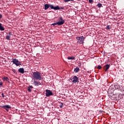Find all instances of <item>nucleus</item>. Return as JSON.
<instances>
[{
  "instance_id": "nucleus-26",
  "label": "nucleus",
  "mask_w": 124,
  "mask_h": 124,
  "mask_svg": "<svg viewBox=\"0 0 124 124\" xmlns=\"http://www.w3.org/2000/svg\"><path fill=\"white\" fill-rule=\"evenodd\" d=\"M8 34H9V35H10V36L11 35H12V33L11 32H8Z\"/></svg>"
},
{
  "instance_id": "nucleus-15",
  "label": "nucleus",
  "mask_w": 124,
  "mask_h": 124,
  "mask_svg": "<svg viewBox=\"0 0 124 124\" xmlns=\"http://www.w3.org/2000/svg\"><path fill=\"white\" fill-rule=\"evenodd\" d=\"M67 59L68 60H75V57L74 56L68 57Z\"/></svg>"
},
{
  "instance_id": "nucleus-20",
  "label": "nucleus",
  "mask_w": 124,
  "mask_h": 124,
  "mask_svg": "<svg viewBox=\"0 0 124 124\" xmlns=\"http://www.w3.org/2000/svg\"><path fill=\"white\" fill-rule=\"evenodd\" d=\"M28 91L29 93H31V90L29 87H28Z\"/></svg>"
},
{
  "instance_id": "nucleus-12",
  "label": "nucleus",
  "mask_w": 124,
  "mask_h": 124,
  "mask_svg": "<svg viewBox=\"0 0 124 124\" xmlns=\"http://www.w3.org/2000/svg\"><path fill=\"white\" fill-rule=\"evenodd\" d=\"M104 68H105V71H108V69L110 68V64H106L104 66Z\"/></svg>"
},
{
  "instance_id": "nucleus-23",
  "label": "nucleus",
  "mask_w": 124,
  "mask_h": 124,
  "mask_svg": "<svg viewBox=\"0 0 124 124\" xmlns=\"http://www.w3.org/2000/svg\"><path fill=\"white\" fill-rule=\"evenodd\" d=\"M107 29L108 30H110V25H108V26H107Z\"/></svg>"
},
{
  "instance_id": "nucleus-7",
  "label": "nucleus",
  "mask_w": 124,
  "mask_h": 124,
  "mask_svg": "<svg viewBox=\"0 0 124 124\" xmlns=\"http://www.w3.org/2000/svg\"><path fill=\"white\" fill-rule=\"evenodd\" d=\"M72 79H73V81H72L73 83H79V79L78 78V77H77V76H74L72 78Z\"/></svg>"
},
{
  "instance_id": "nucleus-19",
  "label": "nucleus",
  "mask_w": 124,
  "mask_h": 124,
  "mask_svg": "<svg viewBox=\"0 0 124 124\" xmlns=\"http://www.w3.org/2000/svg\"><path fill=\"white\" fill-rule=\"evenodd\" d=\"M74 0H64V2H68V1H73Z\"/></svg>"
},
{
  "instance_id": "nucleus-9",
  "label": "nucleus",
  "mask_w": 124,
  "mask_h": 124,
  "mask_svg": "<svg viewBox=\"0 0 124 124\" xmlns=\"http://www.w3.org/2000/svg\"><path fill=\"white\" fill-rule=\"evenodd\" d=\"M52 4H45V10H47V9H48V8H49V7H50L51 8V9H52Z\"/></svg>"
},
{
  "instance_id": "nucleus-13",
  "label": "nucleus",
  "mask_w": 124,
  "mask_h": 124,
  "mask_svg": "<svg viewBox=\"0 0 124 124\" xmlns=\"http://www.w3.org/2000/svg\"><path fill=\"white\" fill-rule=\"evenodd\" d=\"M3 81H6V82H9V78L7 77H4L2 78Z\"/></svg>"
},
{
  "instance_id": "nucleus-24",
  "label": "nucleus",
  "mask_w": 124,
  "mask_h": 124,
  "mask_svg": "<svg viewBox=\"0 0 124 124\" xmlns=\"http://www.w3.org/2000/svg\"><path fill=\"white\" fill-rule=\"evenodd\" d=\"M62 105H63L62 103H61L60 106V108H62Z\"/></svg>"
},
{
  "instance_id": "nucleus-14",
  "label": "nucleus",
  "mask_w": 124,
  "mask_h": 124,
  "mask_svg": "<svg viewBox=\"0 0 124 124\" xmlns=\"http://www.w3.org/2000/svg\"><path fill=\"white\" fill-rule=\"evenodd\" d=\"M80 70V68L79 67H77L76 68L74 69V71L75 72V73H78V72Z\"/></svg>"
},
{
  "instance_id": "nucleus-28",
  "label": "nucleus",
  "mask_w": 124,
  "mask_h": 124,
  "mask_svg": "<svg viewBox=\"0 0 124 124\" xmlns=\"http://www.w3.org/2000/svg\"><path fill=\"white\" fill-rule=\"evenodd\" d=\"M1 18H2V15L0 14V19H1Z\"/></svg>"
},
{
  "instance_id": "nucleus-21",
  "label": "nucleus",
  "mask_w": 124,
  "mask_h": 124,
  "mask_svg": "<svg viewBox=\"0 0 124 124\" xmlns=\"http://www.w3.org/2000/svg\"><path fill=\"white\" fill-rule=\"evenodd\" d=\"M89 3H92V2H93V0H89Z\"/></svg>"
},
{
  "instance_id": "nucleus-18",
  "label": "nucleus",
  "mask_w": 124,
  "mask_h": 124,
  "mask_svg": "<svg viewBox=\"0 0 124 124\" xmlns=\"http://www.w3.org/2000/svg\"><path fill=\"white\" fill-rule=\"evenodd\" d=\"M97 6L98 7H99V8H100V7H101L102 6V4L100 3H98L97 5Z\"/></svg>"
},
{
  "instance_id": "nucleus-22",
  "label": "nucleus",
  "mask_w": 124,
  "mask_h": 124,
  "mask_svg": "<svg viewBox=\"0 0 124 124\" xmlns=\"http://www.w3.org/2000/svg\"><path fill=\"white\" fill-rule=\"evenodd\" d=\"M0 87H3L2 82H0Z\"/></svg>"
},
{
  "instance_id": "nucleus-30",
  "label": "nucleus",
  "mask_w": 124,
  "mask_h": 124,
  "mask_svg": "<svg viewBox=\"0 0 124 124\" xmlns=\"http://www.w3.org/2000/svg\"><path fill=\"white\" fill-rule=\"evenodd\" d=\"M1 95H2V97H4V94H3V93H2V94H1Z\"/></svg>"
},
{
  "instance_id": "nucleus-11",
  "label": "nucleus",
  "mask_w": 124,
  "mask_h": 124,
  "mask_svg": "<svg viewBox=\"0 0 124 124\" xmlns=\"http://www.w3.org/2000/svg\"><path fill=\"white\" fill-rule=\"evenodd\" d=\"M51 9H54V10H60V8L59 6H56L54 7V5H52Z\"/></svg>"
},
{
  "instance_id": "nucleus-5",
  "label": "nucleus",
  "mask_w": 124,
  "mask_h": 124,
  "mask_svg": "<svg viewBox=\"0 0 124 124\" xmlns=\"http://www.w3.org/2000/svg\"><path fill=\"white\" fill-rule=\"evenodd\" d=\"M46 97H49V96L53 95V93L51 92V90H46Z\"/></svg>"
},
{
  "instance_id": "nucleus-8",
  "label": "nucleus",
  "mask_w": 124,
  "mask_h": 124,
  "mask_svg": "<svg viewBox=\"0 0 124 124\" xmlns=\"http://www.w3.org/2000/svg\"><path fill=\"white\" fill-rule=\"evenodd\" d=\"M34 86L36 87H38V86H42L43 85V82H40V81L34 80L33 81Z\"/></svg>"
},
{
  "instance_id": "nucleus-3",
  "label": "nucleus",
  "mask_w": 124,
  "mask_h": 124,
  "mask_svg": "<svg viewBox=\"0 0 124 124\" xmlns=\"http://www.w3.org/2000/svg\"><path fill=\"white\" fill-rule=\"evenodd\" d=\"M76 39L78 40L77 43L78 44H83L84 43V40H85V37L81 36H78L76 37Z\"/></svg>"
},
{
  "instance_id": "nucleus-4",
  "label": "nucleus",
  "mask_w": 124,
  "mask_h": 124,
  "mask_svg": "<svg viewBox=\"0 0 124 124\" xmlns=\"http://www.w3.org/2000/svg\"><path fill=\"white\" fill-rule=\"evenodd\" d=\"M12 62L14 64H15L16 66H19L20 65H22V62H21L19 61L18 59L16 58H12Z\"/></svg>"
},
{
  "instance_id": "nucleus-29",
  "label": "nucleus",
  "mask_w": 124,
  "mask_h": 124,
  "mask_svg": "<svg viewBox=\"0 0 124 124\" xmlns=\"http://www.w3.org/2000/svg\"><path fill=\"white\" fill-rule=\"evenodd\" d=\"M60 8V9H62V10L64 9V7H61Z\"/></svg>"
},
{
  "instance_id": "nucleus-10",
  "label": "nucleus",
  "mask_w": 124,
  "mask_h": 124,
  "mask_svg": "<svg viewBox=\"0 0 124 124\" xmlns=\"http://www.w3.org/2000/svg\"><path fill=\"white\" fill-rule=\"evenodd\" d=\"M18 72H19V73H21L22 74H24L25 72H27V71H25L24 68H20L19 69H18Z\"/></svg>"
},
{
  "instance_id": "nucleus-1",
  "label": "nucleus",
  "mask_w": 124,
  "mask_h": 124,
  "mask_svg": "<svg viewBox=\"0 0 124 124\" xmlns=\"http://www.w3.org/2000/svg\"><path fill=\"white\" fill-rule=\"evenodd\" d=\"M32 77L33 79L38 80V81H41V80H43V79L41 77V73L37 71L32 72Z\"/></svg>"
},
{
  "instance_id": "nucleus-27",
  "label": "nucleus",
  "mask_w": 124,
  "mask_h": 124,
  "mask_svg": "<svg viewBox=\"0 0 124 124\" xmlns=\"http://www.w3.org/2000/svg\"><path fill=\"white\" fill-rule=\"evenodd\" d=\"M28 88H29L30 89H33V87H32V86H29Z\"/></svg>"
},
{
  "instance_id": "nucleus-6",
  "label": "nucleus",
  "mask_w": 124,
  "mask_h": 124,
  "mask_svg": "<svg viewBox=\"0 0 124 124\" xmlns=\"http://www.w3.org/2000/svg\"><path fill=\"white\" fill-rule=\"evenodd\" d=\"M0 107L1 108H3V109H5V110H6L7 112H8V111H9L8 109H10V108H11V106H10V105H9L3 106Z\"/></svg>"
},
{
  "instance_id": "nucleus-16",
  "label": "nucleus",
  "mask_w": 124,
  "mask_h": 124,
  "mask_svg": "<svg viewBox=\"0 0 124 124\" xmlns=\"http://www.w3.org/2000/svg\"><path fill=\"white\" fill-rule=\"evenodd\" d=\"M0 31H4V27L1 26V23H0Z\"/></svg>"
},
{
  "instance_id": "nucleus-17",
  "label": "nucleus",
  "mask_w": 124,
  "mask_h": 124,
  "mask_svg": "<svg viewBox=\"0 0 124 124\" xmlns=\"http://www.w3.org/2000/svg\"><path fill=\"white\" fill-rule=\"evenodd\" d=\"M10 37H11L10 35L6 36V39H7V40H10Z\"/></svg>"
},
{
  "instance_id": "nucleus-25",
  "label": "nucleus",
  "mask_w": 124,
  "mask_h": 124,
  "mask_svg": "<svg viewBox=\"0 0 124 124\" xmlns=\"http://www.w3.org/2000/svg\"><path fill=\"white\" fill-rule=\"evenodd\" d=\"M101 66H100V65H99V66H98V67H97V68H98V69H101Z\"/></svg>"
},
{
  "instance_id": "nucleus-2",
  "label": "nucleus",
  "mask_w": 124,
  "mask_h": 124,
  "mask_svg": "<svg viewBox=\"0 0 124 124\" xmlns=\"http://www.w3.org/2000/svg\"><path fill=\"white\" fill-rule=\"evenodd\" d=\"M59 21L56 23L51 24V26H56L57 25L58 26H62V25H63L64 24V19H62V17L60 16L59 18Z\"/></svg>"
}]
</instances>
